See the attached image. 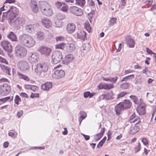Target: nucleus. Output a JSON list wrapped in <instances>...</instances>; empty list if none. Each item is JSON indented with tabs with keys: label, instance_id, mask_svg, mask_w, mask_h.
I'll return each mask as SVG.
<instances>
[{
	"label": "nucleus",
	"instance_id": "2",
	"mask_svg": "<svg viewBox=\"0 0 156 156\" xmlns=\"http://www.w3.org/2000/svg\"><path fill=\"white\" fill-rule=\"evenodd\" d=\"M51 62L53 64L62 63L63 56L62 53L59 50H56L53 52L51 56Z\"/></svg>",
	"mask_w": 156,
	"mask_h": 156
},
{
	"label": "nucleus",
	"instance_id": "44",
	"mask_svg": "<svg viewBox=\"0 0 156 156\" xmlns=\"http://www.w3.org/2000/svg\"><path fill=\"white\" fill-rule=\"evenodd\" d=\"M146 97L149 101L154 99V95L152 93H147Z\"/></svg>",
	"mask_w": 156,
	"mask_h": 156
},
{
	"label": "nucleus",
	"instance_id": "33",
	"mask_svg": "<svg viewBox=\"0 0 156 156\" xmlns=\"http://www.w3.org/2000/svg\"><path fill=\"white\" fill-rule=\"evenodd\" d=\"M66 46V44L64 42L55 45L56 49H58L63 50Z\"/></svg>",
	"mask_w": 156,
	"mask_h": 156
},
{
	"label": "nucleus",
	"instance_id": "36",
	"mask_svg": "<svg viewBox=\"0 0 156 156\" xmlns=\"http://www.w3.org/2000/svg\"><path fill=\"white\" fill-rule=\"evenodd\" d=\"M105 94L106 95L107 100L112 99L114 98V94L112 91L108 92Z\"/></svg>",
	"mask_w": 156,
	"mask_h": 156
},
{
	"label": "nucleus",
	"instance_id": "60",
	"mask_svg": "<svg viewBox=\"0 0 156 156\" xmlns=\"http://www.w3.org/2000/svg\"><path fill=\"white\" fill-rule=\"evenodd\" d=\"M140 148V143L138 142V145L135 147V150L136 152H137L139 151Z\"/></svg>",
	"mask_w": 156,
	"mask_h": 156
},
{
	"label": "nucleus",
	"instance_id": "25",
	"mask_svg": "<svg viewBox=\"0 0 156 156\" xmlns=\"http://www.w3.org/2000/svg\"><path fill=\"white\" fill-rule=\"evenodd\" d=\"M7 37L12 42L17 41H18L17 37L16 35L12 31L10 32Z\"/></svg>",
	"mask_w": 156,
	"mask_h": 156
},
{
	"label": "nucleus",
	"instance_id": "22",
	"mask_svg": "<svg viewBox=\"0 0 156 156\" xmlns=\"http://www.w3.org/2000/svg\"><path fill=\"white\" fill-rule=\"evenodd\" d=\"M139 124L135 123L134 126H132L130 128L129 131L130 134H134L140 130V128Z\"/></svg>",
	"mask_w": 156,
	"mask_h": 156
},
{
	"label": "nucleus",
	"instance_id": "38",
	"mask_svg": "<svg viewBox=\"0 0 156 156\" xmlns=\"http://www.w3.org/2000/svg\"><path fill=\"white\" fill-rule=\"evenodd\" d=\"M10 11V7L8 9L7 11L6 12H4L3 13L2 18H3V19H4L5 20L6 19L8 20V19L9 14Z\"/></svg>",
	"mask_w": 156,
	"mask_h": 156
},
{
	"label": "nucleus",
	"instance_id": "64",
	"mask_svg": "<svg viewBox=\"0 0 156 156\" xmlns=\"http://www.w3.org/2000/svg\"><path fill=\"white\" fill-rule=\"evenodd\" d=\"M152 2H153V0H146L145 1L144 3L146 5H147V4L151 5V4H152Z\"/></svg>",
	"mask_w": 156,
	"mask_h": 156
},
{
	"label": "nucleus",
	"instance_id": "50",
	"mask_svg": "<svg viewBox=\"0 0 156 156\" xmlns=\"http://www.w3.org/2000/svg\"><path fill=\"white\" fill-rule=\"evenodd\" d=\"M80 118H83V119H84L87 116V113L84 111H81L80 113Z\"/></svg>",
	"mask_w": 156,
	"mask_h": 156
},
{
	"label": "nucleus",
	"instance_id": "34",
	"mask_svg": "<svg viewBox=\"0 0 156 156\" xmlns=\"http://www.w3.org/2000/svg\"><path fill=\"white\" fill-rule=\"evenodd\" d=\"M84 27L85 29L87 30L89 33L91 32V27L88 21H86L85 23Z\"/></svg>",
	"mask_w": 156,
	"mask_h": 156
},
{
	"label": "nucleus",
	"instance_id": "48",
	"mask_svg": "<svg viewBox=\"0 0 156 156\" xmlns=\"http://www.w3.org/2000/svg\"><path fill=\"white\" fill-rule=\"evenodd\" d=\"M129 87V83H124L121 85L120 87L122 89H127Z\"/></svg>",
	"mask_w": 156,
	"mask_h": 156
},
{
	"label": "nucleus",
	"instance_id": "54",
	"mask_svg": "<svg viewBox=\"0 0 156 156\" xmlns=\"http://www.w3.org/2000/svg\"><path fill=\"white\" fill-rule=\"evenodd\" d=\"M55 6L58 9H59L62 6V4L60 2L58 1L55 3Z\"/></svg>",
	"mask_w": 156,
	"mask_h": 156
},
{
	"label": "nucleus",
	"instance_id": "26",
	"mask_svg": "<svg viewBox=\"0 0 156 156\" xmlns=\"http://www.w3.org/2000/svg\"><path fill=\"white\" fill-rule=\"evenodd\" d=\"M52 86L51 82H47L42 84L41 86V88L44 90H48L51 88Z\"/></svg>",
	"mask_w": 156,
	"mask_h": 156
},
{
	"label": "nucleus",
	"instance_id": "24",
	"mask_svg": "<svg viewBox=\"0 0 156 156\" xmlns=\"http://www.w3.org/2000/svg\"><path fill=\"white\" fill-rule=\"evenodd\" d=\"M124 110L120 103L117 104L115 107V111L116 114L117 115H120L122 111Z\"/></svg>",
	"mask_w": 156,
	"mask_h": 156
},
{
	"label": "nucleus",
	"instance_id": "20",
	"mask_svg": "<svg viewBox=\"0 0 156 156\" xmlns=\"http://www.w3.org/2000/svg\"><path fill=\"white\" fill-rule=\"evenodd\" d=\"M27 40V42H26L24 45L26 47L29 48H31L33 47L35 44V41L34 39L30 36Z\"/></svg>",
	"mask_w": 156,
	"mask_h": 156
},
{
	"label": "nucleus",
	"instance_id": "32",
	"mask_svg": "<svg viewBox=\"0 0 156 156\" xmlns=\"http://www.w3.org/2000/svg\"><path fill=\"white\" fill-rule=\"evenodd\" d=\"M44 33L41 31H39L37 33V38L40 40H43L44 39Z\"/></svg>",
	"mask_w": 156,
	"mask_h": 156
},
{
	"label": "nucleus",
	"instance_id": "12",
	"mask_svg": "<svg viewBox=\"0 0 156 156\" xmlns=\"http://www.w3.org/2000/svg\"><path fill=\"white\" fill-rule=\"evenodd\" d=\"M39 55L37 53H32L31 55L29 57V60L32 64L36 63L39 59Z\"/></svg>",
	"mask_w": 156,
	"mask_h": 156
},
{
	"label": "nucleus",
	"instance_id": "4",
	"mask_svg": "<svg viewBox=\"0 0 156 156\" xmlns=\"http://www.w3.org/2000/svg\"><path fill=\"white\" fill-rule=\"evenodd\" d=\"M46 4L41 7V10L43 14L47 16H50L53 14V9L51 5L48 3Z\"/></svg>",
	"mask_w": 156,
	"mask_h": 156
},
{
	"label": "nucleus",
	"instance_id": "11",
	"mask_svg": "<svg viewBox=\"0 0 156 156\" xmlns=\"http://www.w3.org/2000/svg\"><path fill=\"white\" fill-rule=\"evenodd\" d=\"M51 51V48L44 46H41L39 50V51L41 54L47 56H49L50 55Z\"/></svg>",
	"mask_w": 156,
	"mask_h": 156
},
{
	"label": "nucleus",
	"instance_id": "1",
	"mask_svg": "<svg viewBox=\"0 0 156 156\" xmlns=\"http://www.w3.org/2000/svg\"><path fill=\"white\" fill-rule=\"evenodd\" d=\"M8 21L9 24L15 28H19L25 24V20L22 17H18L19 9L16 7L11 6Z\"/></svg>",
	"mask_w": 156,
	"mask_h": 156
},
{
	"label": "nucleus",
	"instance_id": "30",
	"mask_svg": "<svg viewBox=\"0 0 156 156\" xmlns=\"http://www.w3.org/2000/svg\"><path fill=\"white\" fill-rule=\"evenodd\" d=\"M0 66L1 69L6 74H8L10 76L11 74L10 73V71L11 70L10 68L2 64L0 65Z\"/></svg>",
	"mask_w": 156,
	"mask_h": 156
},
{
	"label": "nucleus",
	"instance_id": "62",
	"mask_svg": "<svg viewBox=\"0 0 156 156\" xmlns=\"http://www.w3.org/2000/svg\"><path fill=\"white\" fill-rule=\"evenodd\" d=\"M134 72V71L133 70H130V69L126 70H125V74H127L130 73H133Z\"/></svg>",
	"mask_w": 156,
	"mask_h": 156
},
{
	"label": "nucleus",
	"instance_id": "6",
	"mask_svg": "<svg viewBox=\"0 0 156 156\" xmlns=\"http://www.w3.org/2000/svg\"><path fill=\"white\" fill-rule=\"evenodd\" d=\"M1 46L4 50L9 53L11 54L12 52V46L8 41L4 40L1 43Z\"/></svg>",
	"mask_w": 156,
	"mask_h": 156
},
{
	"label": "nucleus",
	"instance_id": "23",
	"mask_svg": "<svg viewBox=\"0 0 156 156\" xmlns=\"http://www.w3.org/2000/svg\"><path fill=\"white\" fill-rule=\"evenodd\" d=\"M75 28L76 26L73 23L68 24L66 27L67 32L69 34L73 33L75 30Z\"/></svg>",
	"mask_w": 156,
	"mask_h": 156
},
{
	"label": "nucleus",
	"instance_id": "58",
	"mask_svg": "<svg viewBox=\"0 0 156 156\" xmlns=\"http://www.w3.org/2000/svg\"><path fill=\"white\" fill-rule=\"evenodd\" d=\"M142 141L143 143V144L145 145H146L148 144L147 140L145 138H143L142 139Z\"/></svg>",
	"mask_w": 156,
	"mask_h": 156
},
{
	"label": "nucleus",
	"instance_id": "49",
	"mask_svg": "<svg viewBox=\"0 0 156 156\" xmlns=\"http://www.w3.org/2000/svg\"><path fill=\"white\" fill-rule=\"evenodd\" d=\"M55 39L57 42H61L64 40V37L62 36H59L55 37Z\"/></svg>",
	"mask_w": 156,
	"mask_h": 156
},
{
	"label": "nucleus",
	"instance_id": "13",
	"mask_svg": "<svg viewBox=\"0 0 156 156\" xmlns=\"http://www.w3.org/2000/svg\"><path fill=\"white\" fill-rule=\"evenodd\" d=\"M125 41L127 46L130 48H133L135 47V42L134 40L130 38V35H128L125 38Z\"/></svg>",
	"mask_w": 156,
	"mask_h": 156
},
{
	"label": "nucleus",
	"instance_id": "43",
	"mask_svg": "<svg viewBox=\"0 0 156 156\" xmlns=\"http://www.w3.org/2000/svg\"><path fill=\"white\" fill-rule=\"evenodd\" d=\"M117 20V19L116 18H112L109 21V25H110L111 26H112L114 24L116 23Z\"/></svg>",
	"mask_w": 156,
	"mask_h": 156
},
{
	"label": "nucleus",
	"instance_id": "39",
	"mask_svg": "<svg viewBox=\"0 0 156 156\" xmlns=\"http://www.w3.org/2000/svg\"><path fill=\"white\" fill-rule=\"evenodd\" d=\"M95 14L94 10H92L91 11L87 14V15L89 16V20L90 23L92 22V20L93 17V16Z\"/></svg>",
	"mask_w": 156,
	"mask_h": 156
},
{
	"label": "nucleus",
	"instance_id": "9",
	"mask_svg": "<svg viewBox=\"0 0 156 156\" xmlns=\"http://www.w3.org/2000/svg\"><path fill=\"white\" fill-rule=\"evenodd\" d=\"M0 92L2 95H5L8 94L10 92L11 88L10 86L6 83H4L1 86Z\"/></svg>",
	"mask_w": 156,
	"mask_h": 156
},
{
	"label": "nucleus",
	"instance_id": "46",
	"mask_svg": "<svg viewBox=\"0 0 156 156\" xmlns=\"http://www.w3.org/2000/svg\"><path fill=\"white\" fill-rule=\"evenodd\" d=\"M83 96L85 98H87L88 97L91 98L93 96V94H91L89 91L85 92L83 93Z\"/></svg>",
	"mask_w": 156,
	"mask_h": 156
},
{
	"label": "nucleus",
	"instance_id": "61",
	"mask_svg": "<svg viewBox=\"0 0 156 156\" xmlns=\"http://www.w3.org/2000/svg\"><path fill=\"white\" fill-rule=\"evenodd\" d=\"M146 52L149 55H152L153 53V51L152 50L148 48L147 47L146 48Z\"/></svg>",
	"mask_w": 156,
	"mask_h": 156
},
{
	"label": "nucleus",
	"instance_id": "63",
	"mask_svg": "<svg viewBox=\"0 0 156 156\" xmlns=\"http://www.w3.org/2000/svg\"><path fill=\"white\" fill-rule=\"evenodd\" d=\"M104 143L101 140L100 141V142L97 145V147L98 148H101L103 145Z\"/></svg>",
	"mask_w": 156,
	"mask_h": 156
},
{
	"label": "nucleus",
	"instance_id": "29",
	"mask_svg": "<svg viewBox=\"0 0 156 156\" xmlns=\"http://www.w3.org/2000/svg\"><path fill=\"white\" fill-rule=\"evenodd\" d=\"M34 71L36 73L37 75L41 77H44L46 75L47 71L39 70L38 69H34Z\"/></svg>",
	"mask_w": 156,
	"mask_h": 156
},
{
	"label": "nucleus",
	"instance_id": "31",
	"mask_svg": "<svg viewBox=\"0 0 156 156\" xmlns=\"http://www.w3.org/2000/svg\"><path fill=\"white\" fill-rule=\"evenodd\" d=\"M25 29L26 31L29 33H31L34 31V26L32 24L26 25Z\"/></svg>",
	"mask_w": 156,
	"mask_h": 156
},
{
	"label": "nucleus",
	"instance_id": "10",
	"mask_svg": "<svg viewBox=\"0 0 156 156\" xmlns=\"http://www.w3.org/2000/svg\"><path fill=\"white\" fill-rule=\"evenodd\" d=\"M49 64L47 62H42L37 64L36 65V67L35 69H38L39 70H43L44 71H47Z\"/></svg>",
	"mask_w": 156,
	"mask_h": 156
},
{
	"label": "nucleus",
	"instance_id": "55",
	"mask_svg": "<svg viewBox=\"0 0 156 156\" xmlns=\"http://www.w3.org/2000/svg\"><path fill=\"white\" fill-rule=\"evenodd\" d=\"M147 68L145 67V69H144L142 71L143 73H146V74L147 75V76H149V75L150 74V71L148 70V69L146 70Z\"/></svg>",
	"mask_w": 156,
	"mask_h": 156
},
{
	"label": "nucleus",
	"instance_id": "3",
	"mask_svg": "<svg viewBox=\"0 0 156 156\" xmlns=\"http://www.w3.org/2000/svg\"><path fill=\"white\" fill-rule=\"evenodd\" d=\"M16 55L20 58L24 57L27 53V50L24 47L20 45H17L15 48Z\"/></svg>",
	"mask_w": 156,
	"mask_h": 156
},
{
	"label": "nucleus",
	"instance_id": "45",
	"mask_svg": "<svg viewBox=\"0 0 156 156\" xmlns=\"http://www.w3.org/2000/svg\"><path fill=\"white\" fill-rule=\"evenodd\" d=\"M127 94V93L125 91H122L117 95V99H119L121 98L124 96L125 95Z\"/></svg>",
	"mask_w": 156,
	"mask_h": 156
},
{
	"label": "nucleus",
	"instance_id": "27",
	"mask_svg": "<svg viewBox=\"0 0 156 156\" xmlns=\"http://www.w3.org/2000/svg\"><path fill=\"white\" fill-rule=\"evenodd\" d=\"M67 51L68 52H71L73 51L76 48V46L74 44L70 43L68 44L66 46Z\"/></svg>",
	"mask_w": 156,
	"mask_h": 156
},
{
	"label": "nucleus",
	"instance_id": "51",
	"mask_svg": "<svg viewBox=\"0 0 156 156\" xmlns=\"http://www.w3.org/2000/svg\"><path fill=\"white\" fill-rule=\"evenodd\" d=\"M17 75H18L19 78H28V77L23 74L18 72Z\"/></svg>",
	"mask_w": 156,
	"mask_h": 156
},
{
	"label": "nucleus",
	"instance_id": "42",
	"mask_svg": "<svg viewBox=\"0 0 156 156\" xmlns=\"http://www.w3.org/2000/svg\"><path fill=\"white\" fill-rule=\"evenodd\" d=\"M65 75V72L62 70H60L58 72V78H62Z\"/></svg>",
	"mask_w": 156,
	"mask_h": 156
},
{
	"label": "nucleus",
	"instance_id": "56",
	"mask_svg": "<svg viewBox=\"0 0 156 156\" xmlns=\"http://www.w3.org/2000/svg\"><path fill=\"white\" fill-rule=\"evenodd\" d=\"M99 100L105 99L107 100L106 95L105 94H102L99 96Z\"/></svg>",
	"mask_w": 156,
	"mask_h": 156
},
{
	"label": "nucleus",
	"instance_id": "52",
	"mask_svg": "<svg viewBox=\"0 0 156 156\" xmlns=\"http://www.w3.org/2000/svg\"><path fill=\"white\" fill-rule=\"evenodd\" d=\"M39 94L38 93H32L30 96V97L33 98H39Z\"/></svg>",
	"mask_w": 156,
	"mask_h": 156
},
{
	"label": "nucleus",
	"instance_id": "19",
	"mask_svg": "<svg viewBox=\"0 0 156 156\" xmlns=\"http://www.w3.org/2000/svg\"><path fill=\"white\" fill-rule=\"evenodd\" d=\"M30 5L32 9L33 12L34 13H37L38 10V7L37 2L34 0L31 1Z\"/></svg>",
	"mask_w": 156,
	"mask_h": 156
},
{
	"label": "nucleus",
	"instance_id": "53",
	"mask_svg": "<svg viewBox=\"0 0 156 156\" xmlns=\"http://www.w3.org/2000/svg\"><path fill=\"white\" fill-rule=\"evenodd\" d=\"M68 9L67 5H64L61 8L60 10L63 12H66L68 10Z\"/></svg>",
	"mask_w": 156,
	"mask_h": 156
},
{
	"label": "nucleus",
	"instance_id": "28",
	"mask_svg": "<svg viewBox=\"0 0 156 156\" xmlns=\"http://www.w3.org/2000/svg\"><path fill=\"white\" fill-rule=\"evenodd\" d=\"M124 109L130 108L131 106V103L129 100H125L124 102H120Z\"/></svg>",
	"mask_w": 156,
	"mask_h": 156
},
{
	"label": "nucleus",
	"instance_id": "15",
	"mask_svg": "<svg viewBox=\"0 0 156 156\" xmlns=\"http://www.w3.org/2000/svg\"><path fill=\"white\" fill-rule=\"evenodd\" d=\"M136 111L139 115H144L145 114V107L144 103H141L138 105L136 108Z\"/></svg>",
	"mask_w": 156,
	"mask_h": 156
},
{
	"label": "nucleus",
	"instance_id": "17",
	"mask_svg": "<svg viewBox=\"0 0 156 156\" xmlns=\"http://www.w3.org/2000/svg\"><path fill=\"white\" fill-rule=\"evenodd\" d=\"M74 58L73 55L71 54H69L65 56V59L62 60V63L63 64L67 65L68 63L71 62Z\"/></svg>",
	"mask_w": 156,
	"mask_h": 156
},
{
	"label": "nucleus",
	"instance_id": "47",
	"mask_svg": "<svg viewBox=\"0 0 156 156\" xmlns=\"http://www.w3.org/2000/svg\"><path fill=\"white\" fill-rule=\"evenodd\" d=\"M21 101V100L19 96L18 95H16L14 100L15 103L18 105L19 104V102Z\"/></svg>",
	"mask_w": 156,
	"mask_h": 156
},
{
	"label": "nucleus",
	"instance_id": "8",
	"mask_svg": "<svg viewBox=\"0 0 156 156\" xmlns=\"http://www.w3.org/2000/svg\"><path fill=\"white\" fill-rule=\"evenodd\" d=\"M69 10L71 13L77 16H80L83 14L82 10L75 6H72L70 7Z\"/></svg>",
	"mask_w": 156,
	"mask_h": 156
},
{
	"label": "nucleus",
	"instance_id": "21",
	"mask_svg": "<svg viewBox=\"0 0 156 156\" xmlns=\"http://www.w3.org/2000/svg\"><path fill=\"white\" fill-rule=\"evenodd\" d=\"M129 120L131 123L135 122V123L136 124L139 123L141 122L138 116H136L135 112L133 113V114L130 116Z\"/></svg>",
	"mask_w": 156,
	"mask_h": 156
},
{
	"label": "nucleus",
	"instance_id": "40",
	"mask_svg": "<svg viewBox=\"0 0 156 156\" xmlns=\"http://www.w3.org/2000/svg\"><path fill=\"white\" fill-rule=\"evenodd\" d=\"M76 3L81 7H83L85 3V0H75Z\"/></svg>",
	"mask_w": 156,
	"mask_h": 156
},
{
	"label": "nucleus",
	"instance_id": "14",
	"mask_svg": "<svg viewBox=\"0 0 156 156\" xmlns=\"http://www.w3.org/2000/svg\"><path fill=\"white\" fill-rule=\"evenodd\" d=\"M30 37L28 34H24L20 35L19 37V42L24 46L25 44L27 42V40Z\"/></svg>",
	"mask_w": 156,
	"mask_h": 156
},
{
	"label": "nucleus",
	"instance_id": "59",
	"mask_svg": "<svg viewBox=\"0 0 156 156\" xmlns=\"http://www.w3.org/2000/svg\"><path fill=\"white\" fill-rule=\"evenodd\" d=\"M31 90L34 91H36L38 90V87L35 85H32Z\"/></svg>",
	"mask_w": 156,
	"mask_h": 156
},
{
	"label": "nucleus",
	"instance_id": "41",
	"mask_svg": "<svg viewBox=\"0 0 156 156\" xmlns=\"http://www.w3.org/2000/svg\"><path fill=\"white\" fill-rule=\"evenodd\" d=\"M56 17L57 19L58 20H62L65 18V16L63 14L59 13L56 15Z\"/></svg>",
	"mask_w": 156,
	"mask_h": 156
},
{
	"label": "nucleus",
	"instance_id": "37",
	"mask_svg": "<svg viewBox=\"0 0 156 156\" xmlns=\"http://www.w3.org/2000/svg\"><path fill=\"white\" fill-rule=\"evenodd\" d=\"M130 97L132 99L135 104L139 105L141 104L140 103V101L138 100L136 96L131 95L130 96Z\"/></svg>",
	"mask_w": 156,
	"mask_h": 156
},
{
	"label": "nucleus",
	"instance_id": "16",
	"mask_svg": "<svg viewBox=\"0 0 156 156\" xmlns=\"http://www.w3.org/2000/svg\"><path fill=\"white\" fill-rule=\"evenodd\" d=\"M77 37L83 41H84L86 38L87 33L83 30H80L76 33Z\"/></svg>",
	"mask_w": 156,
	"mask_h": 156
},
{
	"label": "nucleus",
	"instance_id": "18",
	"mask_svg": "<svg viewBox=\"0 0 156 156\" xmlns=\"http://www.w3.org/2000/svg\"><path fill=\"white\" fill-rule=\"evenodd\" d=\"M42 20L41 23L46 28L49 29L51 27L52 23L49 19L44 18Z\"/></svg>",
	"mask_w": 156,
	"mask_h": 156
},
{
	"label": "nucleus",
	"instance_id": "57",
	"mask_svg": "<svg viewBox=\"0 0 156 156\" xmlns=\"http://www.w3.org/2000/svg\"><path fill=\"white\" fill-rule=\"evenodd\" d=\"M16 2V0H6L4 4H5L6 3L11 4L15 3Z\"/></svg>",
	"mask_w": 156,
	"mask_h": 156
},
{
	"label": "nucleus",
	"instance_id": "35",
	"mask_svg": "<svg viewBox=\"0 0 156 156\" xmlns=\"http://www.w3.org/2000/svg\"><path fill=\"white\" fill-rule=\"evenodd\" d=\"M13 99V97H12L11 99H10V97H5V98H2L0 99V101L1 102H0V105L4 103L7 101L10 100V101H12Z\"/></svg>",
	"mask_w": 156,
	"mask_h": 156
},
{
	"label": "nucleus",
	"instance_id": "5",
	"mask_svg": "<svg viewBox=\"0 0 156 156\" xmlns=\"http://www.w3.org/2000/svg\"><path fill=\"white\" fill-rule=\"evenodd\" d=\"M104 80L112 82V83H115L117 79H103ZM98 87L100 89H109L113 87V83L108 84L107 83H101Z\"/></svg>",
	"mask_w": 156,
	"mask_h": 156
},
{
	"label": "nucleus",
	"instance_id": "7",
	"mask_svg": "<svg viewBox=\"0 0 156 156\" xmlns=\"http://www.w3.org/2000/svg\"><path fill=\"white\" fill-rule=\"evenodd\" d=\"M17 66L20 70L27 73L28 72L29 66L28 62L24 61H20L17 63Z\"/></svg>",
	"mask_w": 156,
	"mask_h": 156
}]
</instances>
